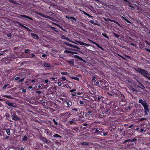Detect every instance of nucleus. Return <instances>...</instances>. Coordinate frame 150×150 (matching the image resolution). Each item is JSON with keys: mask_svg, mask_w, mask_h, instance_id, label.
<instances>
[{"mask_svg": "<svg viewBox=\"0 0 150 150\" xmlns=\"http://www.w3.org/2000/svg\"><path fill=\"white\" fill-rule=\"evenodd\" d=\"M83 120L81 117L77 118H74L69 122V124L72 125H77L78 123L82 122Z\"/></svg>", "mask_w": 150, "mask_h": 150, "instance_id": "5", "label": "nucleus"}, {"mask_svg": "<svg viewBox=\"0 0 150 150\" xmlns=\"http://www.w3.org/2000/svg\"><path fill=\"white\" fill-rule=\"evenodd\" d=\"M12 115L11 116L12 119L13 120L15 121H19L20 120L19 117H18L16 116V112L13 111L12 112Z\"/></svg>", "mask_w": 150, "mask_h": 150, "instance_id": "10", "label": "nucleus"}, {"mask_svg": "<svg viewBox=\"0 0 150 150\" xmlns=\"http://www.w3.org/2000/svg\"><path fill=\"white\" fill-rule=\"evenodd\" d=\"M115 104L114 102H111L107 104L103 112V114H105V116L111 114L118 115L120 112L119 111L120 109Z\"/></svg>", "mask_w": 150, "mask_h": 150, "instance_id": "1", "label": "nucleus"}, {"mask_svg": "<svg viewBox=\"0 0 150 150\" xmlns=\"http://www.w3.org/2000/svg\"><path fill=\"white\" fill-rule=\"evenodd\" d=\"M88 40L90 41L91 42L95 44L98 47V48H100L101 50H104V49L102 47H101L100 46L98 43H97L94 42L92 40H91L89 39H88Z\"/></svg>", "mask_w": 150, "mask_h": 150, "instance_id": "15", "label": "nucleus"}, {"mask_svg": "<svg viewBox=\"0 0 150 150\" xmlns=\"http://www.w3.org/2000/svg\"><path fill=\"white\" fill-rule=\"evenodd\" d=\"M102 35L105 38H107L108 39H109V38L107 36V35L105 33H102Z\"/></svg>", "mask_w": 150, "mask_h": 150, "instance_id": "44", "label": "nucleus"}, {"mask_svg": "<svg viewBox=\"0 0 150 150\" xmlns=\"http://www.w3.org/2000/svg\"><path fill=\"white\" fill-rule=\"evenodd\" d=\"M40 139L41 141L46 143H48V140L46 138L44 137H41L40 138Z\"/></svg>", "mask_w": 150, "mask_h": 150, "instance_id": "23", "label": "nucleus"}, {"mask_svg": "<svg viewBox=\"0 0 150 150\" xmlns=\"http://www.w3.org/2000/svg\"><path fill=\"white\" fill-rule=\"evenodd\" d=\"M135 115L136 114L134 113V112H133L130 114V117L133 118L135 117Z\"/></svg>", "mask_w": 150, "mask_h": 150, "instance_id": "41", "label": "nucleus"}, {"mask_svg": "<svg viewBox=\"0 0 150 150\" xmlns=\"http://www.w3.org/2000/svg\"><path fill=\"white\" fill-rule=\"evenodd\" d=\"M82 125L84 126H86L87 128H90L92 126H94L95 125H96V124L93 123L88 125L87 123H85L83 124Z\"/></svg>", "mask_w": 150, "mask_h": 150, "instance_id": "17", "label": "nucleus"}, {"mask_svg": "<svg viewBox=\"0 0 150 150\" xmlns=\"http://www.w3.org/2000/svg\"><path fill=\"white\" fill-rule=\"evenodd\" d=\"M25 52L26 53L30 54V52L28 49L25 50Z\"/></svg>", "mask_w": 150, "mask_h": 150, "instance_id": "53", "label": "nucleus"}, {"mask_svg": "<svg viewBox=\"0 0 150 150\" xmlns=\"http://www.w3.org/2000/svg\"><path fill=\"white\" fill-rule=\"evenodd\" d=\"M53 137H58L61 139L62 138V137L61 136L57 134H56L54 135H53Z\"/></svg>", "mask_w": 150, "mask_h": 150, "instance_id": "38", "label": "nucleus"}, {"mask_svg": "<svg viewBox=\"0 0 150 150\" xmlns=\"http://www.w3.org/2000/svg\"><path fill=\"white\" fill-rule=\"evenodd\" d=\"M71 95L73 98H75L76 97V94L75 93H72Z\"/></svg>", "mask_w": 150, "mask_h": 150, "instance_id": "58", "label": "nucleus"}, {"mask_svg": "<svg viewBox=\"0 0 150 150\" xmlns=\"http://www.w3.org/2000/svg\"><path fill=\"white\" fill-rule=\"evenodd\" d=\"M5 103L10 106L15 107L14 103L10 102L8 100L5 102Z\"/></svg>", "mask_w": 150, "mask_h": 150, "instance_id": "22", "label": "nucleus"}, {"mask_svg": "<svg viewBox=\"0 0 150 150\" xmlns=\"http://www.w3.org/2000/svg\"><path fill=\"white\" fill-rule=\"evenodd\" d=\"M67 62H68L70 66H74V59H71L70 61H68Z\"/></svg>", "mask_w": 150, "mask_h": 150, "instance_id": "24", "label": "nucleus"}, {"mask_svg": "<svg viewBox=\"0 0 150 150\" xmlns=\"http://www.w3.org/2000/svg\"><path fill=\"white\" fill-rule=\"evenodd\" d=\"M51 28L53 30L56 31L57 32H58V31L57 30V28L54 27H51Z\"/></svg>", "mask_w": 150, "mask_h": 150, "instance_id": "48", "label": "nucleus"}, {"mask_svg": "<svg viewBox=\"0 0 150 150\" xmlns=\"http://www.w3.org/2000/svg\"><path fill=\"white\" fill-rule=\"evenodd\" d=\"M38 15H39L40 16H42V17H43V18H45V15L42 14V13H38Z\"/></svg>", "mask_w": 150, "mask_h": 150, "instance_id": "51", "label": "nucleus"}, {"mask_svg": "<svg viewBox=\"0 0 150 150\" xmlns=\"http://www.w3.org/2000/svg\"><path fill=\"white\" fill-rule=\"evenodd\" d=\"M94 84L95 85H98L100 87H102V89H107V87L108 86L107 81L106 80L104 79L100 80H97L95 81Z\"/></svg>", "mask_w": 150, "mask_h": 150, "instance_id": "2", "label": "nucleus"}, {"mask_svg": "<svg viewBox=\"0 0 150 150\" xmlns=\"http://www.w3.org/2000/svg\"><path fill=\"white\" fill-rule=\"evenodd\" d=\"M123 55L124 56L129 58L130 60L132 58L131 57L125 54H124Z\"/></svg>", "mask_w": 150, "mask_h": 150, "instance_id": "50", "label": "nucleus"}, {"mask_svg": "<svg viewBox=\"0 0 150 150\" xmlns=\"http://www.w3.org/2000/svg\"><path fill=\"white\" fill-rule=\"evenodd\" d=\"M22 141H26L28 140V137L26 135H24L22 138Z\"/></svg>", "mask_w": 150, "mask_h": 150, "instance_id": "35", "label": "nucleus"}, {"mask_svg": "<svg viewBox=\"0 0 150 150\" xmlns=\"http://www.w3.org/2000/svg\"><path fill=\"white\" fill-rule=\"evenodd\" d=\"M78 42L81 45H83L84 43V42L81 41Z\"/></svg>", "mask_w": 150, "mask_h": 150, "instance_id": "63", "label": "nucleus"}, {"mask_svg": "<svg viewBox=\"0 0 150 150\" xmlns=\"http://www.w3.org/2000/svg\"><path fill=\"white\" fill-rule=\"evenodd\" d=\"M35 94H36V93L38 94H40L41 93V91H35Z\"/></svg>", "mask_w": 150, "mask_h": 150, "instance_id": "60", "label": "nucleus"}, {"mask_svg": "<svg viewBox=\"0 0 150 150\" xmlns=\"http://www.w3.org/2000/svg\"><path fill=\"white\" fill-rule=\"evenodd\" d=\"M50 64L48 63L45 62L44 63V67H50Z\"/></svg>", "mask_w": 150, "mask_h": 150, "instance_id": "29", "label": "nucleus"}, {"mask_svg": "<svg viewBox=\"0 0 150 150\" xmlns=\"http://www.w3.org/2000/svg\"><path fill=\"white\" fill-rule=\"evenodd\" d=\"M45 132L47 135L49 136H52V132L50 131V130L48 129H45Z\"/></svg>", "mask_w": 150, "mask_h": 150, "instance_id": "20", "label": "nucleus"}, {"mask_svg": "<svg viewBox=\"0 0 150 150\" xmlns=\"http://www.w3.org/2000/svg\"><path fill=\"white\" fill-rule=\"evenodd\" d=\"M80 144L83 146H87L89 145V143L88 142H84L81 143Z\"/></svg>", "mask_w": 150, "mask_h": 150, "instance_id": "34", "label": "nucleus"}, {"mask_svg": "<svg viewBox=\"0 0 150 150\" xmlns=\"http://www.w3.org/2000/svg\"><path fill=\"white\" fill-rule=\"evenodd\" d=\"M137 139L134 138L132 139H129L126 140L123 142V144H125L127 142H128L129 143H131L132 142L136 141Z\"/></svg>", "mask_w": 150, "mask_h": 150, "instance_id": "18", "label": "nucleus"}, {"mask_svg": "<svg viewBox=\"0 0 150 150\" xmlns=\"http://www.w3.org/2000/svg\"><path fill=\"white\" fill-rule=\"evenodd\" d=\"M61 38L62 39H65L68 41H69L70 40L69 38H68L67 37H66L64 35H63L62 36V37H61Z\"/></svg>", "mask_w": 150, "mask_h": 150, "instance_id": "32", "label": "nucleus"}, {"mask_svg": "<svg viewBox=\"0 0 150 150\" xmlns=\"http://www.w3.org/2000/svg\"><path fill=\"white\" fill-rule=\"evenodd\" d=\"M135 70L138 73H140L143 76L146 78L148 80H150V77L149 76L150 74L145 70L142 69L140 67H138Z\"/></svg>", "mask_w": 150, "mask_h": 150, "instance_id": "3", "label": "nucleus"}, {"mask_svg": "<svg viewBox=\"0 0 150 150\" xmlns=\"http://www.w3.org/2000/svg\"><path fill=\"white\" fill-rule=\"evenodd\" d=\"M79 10L80 11L82 12H83V13L86 15L87 16H88V17H89L90 18H93V16H91V15H90V14H89L86 13L85 11H83L82 10Z\"/></svg>", "mask_w": 150, "mask_h": 150, "instance_id": "27", "label": "nucleus"}, {"mask_svg": "<svg viewBox=\"0 0 150 150\" xmlns=\"http://www.w3.org/2000/svg\"><path fill=\"white\" fill-rule=\"evenodd\" d=\"M93 133L97 135H102L103 132L104 131V130L101 128H95L92 131Z\"/></svg>", "mask_w": 150, "mask_h": 150, "instance_id": "8", "label": "nucleus"}, {"mask_svg": "<svg viewBox=\"0 0 150 150\" xmlns=\"http://www.w3.org/2000/svg\"><path fill=\"white\" fill-rule=\"evenodd\" d=\"M8 85H9V84H5L4 86L3 87L2 89H6L7 86Z\"/></svg>", "mask_w": 150, "mask_h": 150, "instance_id": "52", "label": "nucleus"}, {"mask_svg": "<svg viewBox=\"0 0 150 150\" xmlns=\"http://www.w3.org/2000/svg\"><path fill=\"white\" fill-rule=\"evenodd\" d=\"M58 27L60 28L61 29L63 30L64 32H67V30L65 29H64L63 27L60 25H58Z\"/></svg>", "mask_w": 150, "mask_h": 150, "instance_id": "46", "label": "nucleus"}, {"mask_svg": "<svg viewBox=\"0 0 150 150\" xmlns=\"http://www.w3.org/2000/svg\"><path fill=\"white\" fill-rule=\"evenodd\" d=\"M79 104L82 106H83L85 105L84 102L83 101L80 100L79 102Z\"/></svg>", "mask_w": 150, "mask_h": 150, "instance_id": "47", "label": "nucleus"}, {"mask_svg": "<svg viewBox=\"0 0 150 150\" xmlns=\"http://www.w3.org/2000/svg\"><path fill=\"white\" fill-rule=\"evenodd\" d=\"M74 58H76L81 60H83V59L80 57L76 55H74Z\"/></svg>", "mask_w": 150, "mask_h": 150, "instance_id": "37", "label": "nucleus"}, {"mask_svg": "<svg viewBox=\"0 0 150 150\" xmlns=\"http://www.w3.org/2000/svg\"><path fill=\"white\" fill-rule=\"evenodd\" d=\"M7 36L9 37H11V33H8L6 34Z\"/></svg>", "mask_w": 150, "mask_h": 150, "instance_id": "61", "label": "nucleus"}, {"mask_svg": "<svg viewBox=\"0 0 150 150\" xmlns=\"http://www.w3.org/2000/svg\"><path fill=\"white\" fill-rule=\"evenodd\" d=\"M79 110V109L77 108H74V107H72L71 111L73 113L77 114L78 112V111Z\"/></svg>", "mask_w": 150, "mask_h": 150, "instance_id": "16", "label": "nucleus"}, {"mask_svg": "<svg viewBox=\"0 0 150 150\" xmlns=\"http://www.w3.org/2000/svg\"><path fill=\"white\" fill-rule=\"evenodd\" d=\"M17 23L19 25L21 26L22 27L26 29V30H27L28 31H29L30 32H32V30L31 29H30L28 28L27 27L25 26L23 24L19 22H18Z\"/></svg>", "mask_w": 150, "mask_h": 150, "instance_id": "12", "label": "nucleus"}, {"mask_svg": "<svg viewBox=\"0 0 150 150\" xmlns=\"http://www.w3.org/2000/svg\"><path fill=\"white\" fill-rule=\"evenodd\" d=\"M117 55L118 56H119V57L122 58L124 60H127L124 57L122 56L121 55H120V54H117Z\"/></svg>", "mask_w": 150, "mask_h": 150, "instance_id": "56", "label": "nucleus"}, {"mask_svg": "<svg viewBox=\"0 0 150 150\" xmlns=\"http://www.w3.org/2000/svg\"><path fill=\"white\" fill-rule=\"evenodd\" d=\"M97 80H98L97 79H96V77L95 76H94L91 79V81L93 83H94V82H95V81H96Z\"/></svg>", "mask_w": 150, "mask_h": 150, "instance_id": "40", "label": "nucleus"}, {"mask_svg": "<svg viewBox=\"0 0 150 150\" xmlns=\"http://www.w3.org/2000/svg\"><path fill=\"white\" fill-rule=\"evenodd\" d=\"M61 100H63V101H64V106L66 107L67 108H69L72 105V102L70 100H69L68 101H65L64 100H65V99L63 98H61Z\"/></svg>", "mask_w": 150, "mask_h": 150, "instance_id": "9", "label": "nucleus"}, {"mask_svg": "<svg viewBox=\"0 0 150 150\" xmlns=\"http://www.w3.org/2000/svg\"><path fill=\"white\" fill-rule=\"evenodd\" d=\"M2 97H6V98H8V99H13V97L11 96H8V95H2L1 96Z\"/></svg>", "mask_w": 150, "mask_h": 150, "instance_id": "30", "label": "nucleus"}, {"mask_svg": "<svg viewBox=\"0 0 150 150\" xmlns=\"http://www.w3.org/2000/svg\"><path fill=\"white\" fill-rule=\"evenodd\" d=\"M92 113V110H90L88 109L86 110V114L85 115V117H87L90 116V115H91Z\"/></svg>", "mask_w": 150, "mask_h": 150, "instance_id": "14", "label": "nucleus"}, {"mask_svg": "<svg viewBox=\"0 0 150 150\" xmlns=\"http://www.w3.org/2000/svg\"><path fill=\"white\" fill-rule=\"evenodd\" d=\"M72 129L73 130H75V131H76V132H78L79 129L78 127H74L72 128Z\"/></svg>", "mask_w": 150, "mask_h": 150, "instance_id": "45", "label": "nucleus"}, {"mask_svg": "<svg viewBox=\"0 0 150 150\" xmlns=\"http://www.w3.org/2000/svg\"><path fill=\"white\" fill-rule=\"evenodd\" d=\"M138 102L144 107L145 112L146 113L149 111V110L148 108V105L147 101L145 100H143L142 99H139Z\"/></svg>", "mask_w": 150, "mask_h": 150, "instance_id": "4", "label": "nucleus"}, {"mask_svg": "<svg viewBox=\"0 0 150 150\" xmlns=\"http://www.w3.org/2000/svg\"><path fill=\"white\" fill-rule=\"evenodd\" d=\"M71 78L72 79L75 80H76L78 81H79V78L77 77L72 76V77H71Z\"/></svg>", "mask_w": 150, "mask_h": 150, "instance_id": "42", "label": "nucleus"}, {"mask_svg": "<svg viewBox=\"0 0 150 150\" xmlns=\"http://www.w3.org/2000/svg\"><path fill=\"white\" fill-rule=\"evenodd\" d=\"M71 114L70 113V112H66L62 113L60 114L61 116H62V117H63V116H64L66 117V118L69 117Z\"/></svg>", "mask_w": 150, "mask_h": 150, "instance_id": "11", "label": "nucleus"}, {"mask_svg": "<svg viewBox=\"0 0 150 150\" xmlns=\"http://www.w3.org/2000/svg\"><path fill=\"white\" fill-rule=\"evenodd\" d=\"M6 132L7 133V134L9 135L11 134L10 130L9 129H7L6 130Z\"/></svg>", "mask_w": 150, "mask_h": 150, "instance_id": "43", "label": "nucleus"}, {"mask_svg": "<svg viewBox=\"0 0 150 150\" xmlns=\"http://www.w3.org/2000/svg\"><path fill=\"white\" fill-rule=\"evenodd\" d=\"M95 100L96 101L99 102L103 100L102 97L99 96H96L95 98Z\"/></svg>", "mask_w": 150, "mask_h": 150, "instance_id": "21", "label": "nucleus"}, {"mask_svg": "<svg viewBox=\"0 0 150 150\" xmlns=\"http://www.w3.org/2000/svg\"><path fill=\"white\" fill-rule=\"evenodd\" d=\"M146 118H141L139 119V120L140 121H143L146 120Z\"/></svg>", "mask_w": 150, "mask_h": 150, "instance_id": "62", "label": "nucleus"}, {"mask_svg": "<svg viewBox=\"0 0 150 150\" xmlns=\"http://www.w3.org/2000/svg\"><path fill=\"white\" fill-rule=\"evenodd\" d=\"M64 52L66 53H73V52H71L69 50H65L64 51Z\"/></svg>", "mask_w": 150, "mask_h": 150, "instance_id": "54", "label": "nucleus"}, {"mask_svg": "<svg viewBox=\"0 0 150 150\" xmlns=\"http://www.w3.org/2000/svg\"><path fill=\"white\" fill-rule=\"evenodd\" d=\"M120 98L119 100V105L120 106H123L125 105L126 104L127 102L124 95H123Z\"/></svg>", "mask_w": 150, "mask_h": 150, "instance_id": "7", "label": "nucleus"}, {"mask_svg": "<svg viewBox=\"0 0 150 150\" xmlns=\"http://www.w3.org/2000/svg\"><path fill=\"white\" fill-rule=\"evenodd\" d=\"M31 36L33 38L36 40H38L39 38V36L37 35L34 33H31Z\"/></svg>", "mask_w": 150, "mask_h": 150, "instance_id": "19", "label": "nucleus"}, {"mask_svg": "<svg viewBox=\"0 0 150 150\" xmlns=\"http://www.w3.org/2000/svg\"><path fill=\"white\" fill-rule=\"evenodd\" d=\"M137 82L139 83V85L141 86V88H142V89H143V90H144V89H145V88L144 86V85H143V84L142 83H141L139 82L138 81H137Z\"/></svg>", "mask_w": 150, "mask_h": 150, "instance_id": "31", "label": "nucleus"}, {"mask_svg": "<svg viewBox=\"0 0 150 150\" xmlns=\"http://www.w3.org/2000/svg\"><path fill=\"white\" fill-rule=\"evenodd\" d=\"M111 93H108L109 94L110 96H112L115 95L118 97H121V96H122L123 95L122 94H121V92L117 90H113L111 92Z\"/></svg>", "mask_w": 150, "mask_h": 150, "instance_id": "6", "label": "nucleus"}, {"mask_svg": "<svg viewBox=\"0 0 150 150\" xmlns=\"http://www.w3.org/2000/svg\"><path fill=\"white\" fill-rule=\"evenodd\" d=\"M40 57H42L43 58H45L46 59L47 58V55L46 54H43L41 56H40Z\"/></svg>", "mask_w": 150, "mask_h": 150, "instance_id": "49", "label": "nucleus"}, {"mask_svg": "<svg viewBox=\"0 0 150 150\" xmlns=\"http://www.w3.org/2000/svg\"><path fill=\"white\" fill-rule=\"evenodd\" d=\"M144 42L145 43H146L147 45L150 46V42H148L146 40H145Z\"/></svg>", "mask_w": 150, "mask_h": 150, "instance_id": "64", "label": "nucleus"}, {"mask_svg": "<svg viewBox=\"0 0 150 150\" xmlns=\"http://www.w3.org/2000/svg\"><path fill=\"white\" fill-rule=\"evenodd\" d=\"M64 43L66 45L69 46V47H72V46H73V45H72L71 44H70L69 43H68V42H64Z\"/></svg>", "mask_w": 150, "mask_h": 150, "instance_id": "39", "label": "nucleus"}, {"mask_svg": "<svg viewBox=\"0 0 150 150\" xmlns=\"http://www.w3.org/2000/svg\"><path fill=\"white\" fill-rule=\"evenodd\" d=\"M65 17L67 19H71L75 21H76V19L75 18L72 16H66Z\"/></svg>", "mask_w": 150, "mask_h": 150, "instance_id": "33", "label": "nucleus"}, {"mask_svg": "<svg viewBox=\"0 0 150 150\" xmlns=\"http://www.w3.org/2000/svg\"><path fill=\"white\" fill-rule=\"evenodd\" d=\"M21 17L23 18H25L29 19L31 21H33V19L32 18L28 16L25 15H22L21 16Z\"/></svg>", "mask_w": 150, "mask_h": 150, "instance_id": "26", "label": "nucleus"}, {"mask_svg": "<svg viewBox=\"0 0 150 150\" xmlns=\"http://www.w3.org/2000/svg\"><path fill=\"white\" fill-rule=\"evenodd\" d=\"M17 23L19 25L21 26L22 27L26 29V30H27L28 31H29L30 32H32V30L31 29H30L28 28L27 27L25 26L23 24L19 22H18Z\"/></svg>", "mask_w": 150, "mask_h": 150, "instance_id": "13", "label": "nucleus"}, {"mask_svg": "<svg viewBox=\"0 0 150 150\" xmlns=\"http://www.w3.org/2000/svg\"><path fill=\"white\" fill-rule=\"evenodd\" d=\"M5 116L6 117V118L8 120H9L11 122H12V121H11L10 119V115L7 113H6L5 114Z\"/></svg>", "mask_w": 150, "mask_h": 150, "instance_id": "25", "label": "nucleus"}, {"mask_svg": "<svg viewBox=\"0 0 150 150\" xmlns=\"http://www.w3.org/2000/svg\"><path fill=\"white\" fill-rule=\"evenodd\" d=\"M110 21L111 22H114V23H116V24H117L118 26H119L120 27H121V26L120 24L119 23H118V22L116 21L115 20H112L110 19Z\"/></svg>", "mask_w": 150, "mask_h": 150, "instance_id": "28", "label": "nucleus"}, {"mask_svg": "<svg viewBox=\"0 0 150 150\" xmlns=\"http://www.w3.org/2000/svg\"><path fill=\"white\" fill-rule=\"evenodd\" d=\"M61 74L62 75H67L68 74V73L67 72H61Z\"/></svg>", "mask_w": 150, "mask_h": 150, "instance_id": "57", "label": "nucleus"}, {"mask_svg": "<svg viewBox=\"0 0 150 150\" xmlns=\"http://www.w3.org/2000/svg\"><path fill=\"white\" fill-rule=\"evenodd\" d=\"M113 35L117 38H118L119 37V35H118L116 34L115 33H114Z\"/></svg>", "mask_w": 150, "mask_h": 150, "instance_id": "59", "label": "nucleus"}, {"mask_svg": "<svg viewBox=\"0 0 150 150\" xmlns=\"http://www.w3.org/2000/svg\"><path fill=\"white\" fill-rule=\"evenodd\" d=\"M121 18L122 19H124L125 20L127 23H131V22L129 21L127 19H126L123 16H121Z\"/></svg>", "mask_w": 150, "mask_h": 150, "instance_id": "36", "label": "nucleus"}, {"mask_svg": "<svg viewBox=\"0 0 150 150\" xmlns=\"http://www.w3.org/2000/svg\"><path fill=\"white\" fill-rule=\"evenodd\" d=\"M52 121L54 122L55 125H58V122L56 121L55 120V119H53Z\"/></svg>", "mask_w": 150, "mask_h": 150, "instance_id": "55", "label": "nucleus"}]
</instances>
